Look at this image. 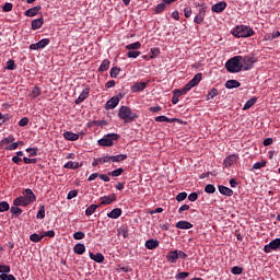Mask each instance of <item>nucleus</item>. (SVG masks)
<instances>
[{"mask_svg": "<svg viewBox=\"0 0 280 280\" xmlns=\"http://www.w3.org/2000/svg\"><path fill=\"white\" fill-rule=\"evenodd\" d=\"M188 200L190 202H196V200H198V194L197 192H191L189 196H188Z\"/></svg>", "mask_w": 280, "mask_h": 280, "instance_id": "obj_63", "label": "nucleus"}, {"mask_svg": "<svg viewBox=\"0 0 280 280\" xmlns=\"http://www.w3.org/2000/svg\"><path fill=\"white\" fill-rule=\"evenodd\" d=\"M166 4H167V3H165L164 1L161 2L160 4H158V5L155 7V14H161V12H163V11L165 10Z\"/></svg>", "mask_w": 280, "mask_h": 280, "instance_id": "obj_40", "label": "nucleus"}, {"mask_svg": "<svg viewBox=\"0 0 280 280\" xmlns=\"http://www.w3.org/2000/svg\"><path fill=\"white\" fill-rule=\"evenodd\" d=\"M144 246L148 250H154V248H159V241L151 238L145 242Z\"/></svg>", "mask_w": 280, "mask_h": 280, "instance_id": "obj_20", "label": "nucleus"}, {"mask_svg": "<svg viewBox=\"0 0 280 280\" xmlns=\"http://www.w3.org/2000/svg\"><path fill=\"white\" fill-rule=\"evenodd\" d=\"M90 258L96 264H104V255L102 253L93 254L90 253Z\"/></svg>", "mask_w": 280, "mask_h": 280, "instance_id": "obj_23", "label": "nucleus"}, {"mask_svg": "<svg viewBox=\"0 0 280 280\" xmlns=\"http://www.w3.org/2000/svg\"><path fill=\"white\" fill-rule=\"evenodd\" d=\"M30 124V118L28 117H24L19 121V126L21 128H25V126H27Z\"/></svg>", "mask_w": 280, "mask_h": 280, "instance_id": "obj_53", "label": "nucleus"}, {"mask_svg": "<svg viewBox=\"0 0 280 280\" xmlns=\"http://www.w3.org/2000/svg\"><path fill=\"white\" fill-rule=\"evenodd\" d=\"M145 86H148L147 82H137L133 86H131V93H139L140 91H145Z\"/></svg>", "mask_w": 280, "mask_h": 280, "instance_id": "obj_15", "label": "nucleus"}, {"mask_svg": "<svg viewBox=\"0 0 280 280\" xmlns=\"http://www.w3.org/2000/svg\"><path fill=\"white\" fill-rule=\"evenodd\" d=\"M110 69V60L104 59L101 66L98 67V72L104 73V71H108Z\"/></svg>", "mask_w": 280, "mask_h": 280, "instance_id": "obj_28", "label": "nucleus"}, {"mask_svg": "<svg viewBox=\"0 0 280 280\" xmlns=\"http://www.w3.org/2000/svg\"><path fill=\"white\" fill-rule=\"evenodd\" d=\"M175 226L176 229L189 230L194 228V224H191L189 221H179Z\"/></svg>", "mask_w": 280, "mask_h": 280, "instance_id": "obj_22", "label": "nucleus"}, {"mask_svg": "<svg viewBox=\"0 0 280 280\" xmlns=\"http://www.w3.org/2000/svg\"><path fill=\"white\" fill-rule=\"evenodd\" d=\"M100 205H91L86 210H85V215H93L94 211H97Z\"/></svg>", "mask_w": 280, "mask_h": 280, "instance_id": "obj_33", "label": "nucleus"}, {"mask_svg": "<svg viewBox=\"0 0 280 280\" xmlns=\"http://www.w3.org/2000/svg\"><path fill=\"white\" fill-rule=\"evenodd\" d=\"M4 211H10V203L8 201L0 202V213H4Z\"/></svg>", "mask_w": 280, "mask_h": 280, "instance_id": "obj_37", "label": "nucleus"}, {"mask_svg": "<svg viewBox=\"0 0 280 280\" xmlns=\"http://www.w3.org/2000/svg\"><path fill=\"white\" fill-rule=\"evenodd\" d=\"M127 56L129 58H139V56H141V51H139V50H129L127 52Z\"/></svg>", "mask_w": 280, "mask_h": 280, "instance_id": "obj_44", "label": "nucleus"}, {"mask_svg": "<svg viewBox=\"0 0 280 280\" xmlns=\"http://www.w3.org/2000/svg\"><path fill=\"white\" fill-rule=\"evenodd\" d=\"M237 161V155L232 154L225 158L223 161L224 167H232V165H235V162Z\"/></svg>", "mask_w": 280, "mask_h": 280, "instance_id": "obj_14", "label": "nucleus"}, {"mask_svg": "<svg viewBox=\"0 0 280 280\" xmlns=\"http://www.w3.org/2000/svg\"><path fill=\"white\" fill-rule=\"evenodd\" d=\"M40 10H42V7L36 5V7L31 8V9H27L24 12V14H25V16H28V18L36 16V14H38V12H40Z\"/></svg>", "mask_w": 280, "mask_h": 280, "instance_id": "obj_16", "label": "nucleus"}, {"mask_svg": "<svg viewBox=\"0 0 280 280\" xmlns=\"http://www.w3.org/2000/svg\"><path fill=\"white\" fill-rule=\"evenodd\" d=\"M166 259L171 264H176V261H178V250L168 252V254L166 255Z\"/></svg>", "mask_w": 280, "mask_h": 280, "instance_id": "obj_18", "label": "nucleus"}, {"mask_svg": "<svg viewBox=\"0 0 280 280\" xmlns=\"http://www.w3.org/2000/svg\"><path fill=\"white\" fill-rule=\"evenodd\" d=\"M115 200H117V196L115 194L102 197V201L98 203V207H103V205H112Z\"/></svg>", "mask_w": 280, "mask_h": 280, "instance_id": "obj_13", "label": "nucleus"}, {"mask_svg": "<svg viewBox=\"0 0 280 280\" xmlns=\"http://www.w3.org/2000/svg\"><path fill=\"white\" fill-rule=\"evenodd\" d=\"M40 88L38 86H35L33 90H32V93L30 94V97H32V100H36V97H39L40 95Z\"/></svg>", "mask_w": 280, "mask_h": 280, "instance_id": "obj_34", "label": "nucleus"}, {"mask_svg": "<svg viewBox=\"0 0 280 280\" xmlns=\"http://www.w3.org/2000/svg\"><path fill=\"white\" fill-rule=\"evenodd\" d=\"M14 207H27L30 205L23 196L18 197L13 201Z\"/></svg>", "mask_w": 280, "mask_h": 280, "instance_id": "obj_24", "label": "nucleus"}, {"mask_svg": "<svg viewBox=\"0 0 280 280\" xmlns=\"http://www.w3.org/2000/svg\"><path fill=\"white\" fill-rule=\"evenodd\" d=\"M85 250L86 246H84V244L82 243H79L73 247V252L75 253V255H84Z\"/></svg>", "mask_w": 280, "mask_h": 280, "instance_id": "obj_27", "label": "nucleus"}, {"mask_svg": "<svg viewBox=\"0 0 280 280\" xmlns=\"http://www.w3.org/2000/svg\"><path fill=\"white\" fill-rule=\"evenodd\" d=\"M255 104H257V97H252L250 100H248L245 103L243 110H248L249 108H253V106H255Z\"/></svg>", "mask_w": 280, "mask_h": 280, "instance_id": "obj_30", "label": "nucleus"}, {"mask_svg": "<svg viewBox=\"0 0 280 280\" xmlns=\"http://www.w3.org/2000/svg\"><path fill=\"white\" fill-rule=\"evenodd\" d=\"M119 119H122L125 124H132L135 119H139V115L128 106H121L118 110Z\"/></svg>", "mask_w": 280, "mask_h": 280, "instance_id": "obj_2", "label": "nucleus"}, {"mask_svg": "<svg viewBox=\"0 0 280 280\" xmlns=\"http://www.w3.org/2000/svg\"><path fill=\"white\" fill-rule=\"evenodd\" d=\"M45 23V20L42 18L33 20L31 23L32 30H40L43 27V24Z\"/></svg>", "mask_w": 280, "mask_h": 280, "instance_id": "obj_19", "label": "nucleus"}, {"mask_svg": "<svg viewBox=\"0 0 280 280\" xmlns=\"http://www.w3.org/2000/svg\"><path fill=\"white\" fill-rule=\"evenodd\" d=\"M37 220H44L45 218V206H42L36 215Z\"/></svg>", "mask_w": 280, "mask_h": 280, "instance_id": "obj_45", "label": "nucleus"}, {"mask_svg": "<svg viewBox=\"0 0 280 280\" xmlns=\"http://www.w3.org/2000/svg\"><path fill=\"white\" fill-rule=\"evenodd\" d=\"M0 280H16V278L14 277V275H0Z\"/></svg>", "mask_w": 280, "mask_h": 280, "instance_id": "obj_55", "label": "nucleus"}, {"mask_svg": "<svg viewBox=\"0 0 280 280\" xmlns=\"http://www.w3.org/2000/svg\"><path fill=\"white\" fill-rule=\"evenodd\" d=\"M126 49H128L129 51H135V49H141V42H135L132 44H129L127 46H125Z\"/></svg>", "mask_w": 280, "mask_h": 280, "instance_id": "obj_32", "label": "nucleus"}, {"mask_svg": "<svg viewBox=\"0 0 280 280\" xmlns=\"http://www.w3.org/2000/svg\"><path fill=\"white\" fill-rule=\"evenodd\" d=\"M23 194L24 196L22 197L27 201L28 205H32V202H35L36 195H34V191H32V189L26 188Z\"/></svg>", "mask_w": 280, "mask_h": 280, "instance_id": "obj_7", "label": "nucleus"}, {"mask_svg": "<svg viewBox=\"0 0 280 280\" xmlns=\"http://www.w3.org/2000/svg\"><path fill=\"white\" fill-rule=\"evenodd\" d=\"M280 248V238H276L271 241L269 244L265 245V253H272V250H277Z\"/></svg>", "mask_w": 280, "mask_h": 280, "instance_id": "obj_6", "label": "nucleus"}, {"mask_svg": "<svg viewBox=\"0 0 280 280\" xmlns=\"http://www.w3.org/2000/svg\"><path fill=\"white\" fill-rule=\"evenodd\" d=\"M114 141H119V135L108 133L98 140V145H103L105 148H110L114 145Z\"/></svg>", "mask_w": 280, "mask_h": 280, "instance_id": "obj_5", "label": "nucleus"}, {"mask_svg": "<svg viewBox=\"0 0 280 280\" xmlns=\"http://www.w3.org/2000/svg\"><path fill=\"white\" fill-rule=\"evenodd\" d=\"M231 272L232 275H242V272H244V268L235 266L231 269Z\"/></svg>", "mask_w": 280, "mask_h": 280, "instance_id": "obj_50", "label": "nucleus"}, {"mask_svg": "<svg viewBox=\"0 0 280 280\" xmlns=\"http://www.w3.org/2000/svg\"><path fill=\"white\" fill-rule=\"evenodd\" d=\"M155 121L163 124L166 121V124H174L176 121H178V124H180V119L178 118H168L167 116H158L155 117Z\"/></svg>", "mask_w": 280, "mask_h": 280, "instance_id": "obj_10", "label": "nucleus"}, {"mask_svg": "<svg viewBox=\"0 0 280 280\" xmlns=\"http://www.w3.org/2000/svg\"><path fill=\"white\" fill-rule=\"evenodd\" d=\"M186 199H187V192H179V194L176 196L177 202H183V200H186Z\"/></svg>", "mask_w": 280, "mask_h": 280, "instance_id": "obj_54", "label": "nucleus"}, {"mask_svg": "<svg viewBox=\"0 0 280 280\" xmlns=\"http://www.w3.org/2000/svg\"><path fill=\"white\" fill-rule=\"evenodd\" d=\"M26 152H28V154L31 156H38V149L37 148H27Z\"/></svg>", "mask_w": 280, "mask_h": 280, "instance_id": "obj_51", "label": "nucleus"}, {"mask_svg": "<svg viewBox=\"0 0 280 280\" xmlns=\"http://www.w3.org/2000/svg\"><path fill=\"white\" fill-rule=\"evenodd\" d=\"M16 148H19V142H13V143L9 144L8 147H5L4 150L12 151V150H16Z\"/></svg>", "mask_w": 280, "mask_h": 280, "instance_id": "obj_60", "label": "nucleus"}, {"mask_svg": "<svg viewBox=\"0 0 280 280\" xmlns=\"http://www.w3.org/2000/svg\"><path fill=\"white\" fill-rule=\"evenodd\" d=\"M89 93H91V89L85 88L82 93L79 95V97L75 100V104H82L86 97H89Z\"/></svg>", "mask_w": 280, "mask_h": 280, "instance_id": "obj_17", "label": "nucleus"}, {"mask_svg": "<svg viewBox=\"0 0 280 280\" xmlns=\"http://www.w3.org/2000/svg\"><path fill=\"white\" fill-rule=\"evenodd\" d=\"M206 194H215V186L213 184H208L205 187Z\"/></svg>", "mask_w": 280, "mask_h": 280, "instance_id": "obj_43", "label": "nucleus"}, {"mask_svg": "<svg viewBox=\"0 0 280 280\" xmlns=\"http://www.w3.org/2000/svg\"><path fill=\"white\" fill-rule=\"evenodd\" d=\"M241 62L243 65V69L245 71H248V70L253 69V65L255 61H253V58H250V57H244L241 59Z\"/></svg>", "mask_w": 280, "mask_h": 280, "instance_id": "obj_11", "label": "nucleus"}, {"mask_svg": "<svg viewBox=\"0 0 280 280\" xmlns=\"http://www.w3.org/2000/svg\"><path fill=\"white\" fill-rule=\"evenodd\" d=\"M232 34L236 38H250V36L255 34V31H253V27L247 25H237L233 28Z\"/></svg>", "mask_w": 280, "mask_h": 280, "instance_id": "obj_4", "label": "nucleus"}, {"mask_svg": "<svg viewBox=\"0 0 280 280\" xmlns=\"http://www.w3.org/2000/svg\"><path fill=\"white\" fill-rule=\"evenodd\" d=\"M23 161L26 165H30V164H34V163H37L38 160L36 159H28V158H23Z\"/></svg>", "mask_w": 280, "mask_h": 280, "instance_id": "obj_64", "label": "nucleus"}, {"mask_svg": "<svg viewBox=\"0 0 280 280\" xmlns=\"http://www.w3.org/2000/svg\"><path fill=\"white\" fill-rule=\"evenodd\" d=\"M218 189H219L220 194H222V196H228V197L233 196V189H231L226 186L219 185Z\"/></svg>", "mask_w": 280, "mask_h": 280, "instance_id": "obj_21", "label": "nucleus"}, {"mask_svg": "<svg viewBox=\"0 0 280 280\" xmlns=\"http://www.w3.org/2000/svg\"><path fill=\"white\" fill-rule=\"evenodd\" d=\"M121 72V68L113 67L110 69V78H117Z\"/></svg>", "mask_w": 280, "mask_h": 280, "instance_id": "obj_42", "label": "nucleus"}, {"mask_svg": "<svg viewBox=\"0 0 280 280\" xmlns=\"http://www.w3.org/2000/svg\"><path fill=\"white\" fill-rule=\"evenodd\" d=\"M211 10L212 12L220 14V12H224V10H226V2L221 1V2H218L217 4H213L211 7Z\"/></svg>", "mask_w": 280, "mask_h": 280, "instance_id": "obj_12", "label": "nucleus"}, {"mask_svg": "<svg viewBox=\"0 0 280 280\" xmlns=\"http://www.w3.org/2000/svg\"><path fill=\"white\" fill-rule=\"evenodd\" d=\"M50 40L49 38H44V39H40L38 42L39 44V49H45V47H47V45H49Z\"/></svg>", "mask_w": 280, "mask_h": 280, "instance_id": "obj_47", "label": "nucleus"}, {"mask_svg": "<svg viewBox=\"0 0 280 280\" xmlns=\"http://www.w3.org/2000/svg\"><path fill=\"white\" fill-rule=\"evenodd\" d=\"M159 54H161L159 48H151V56H150V58H156L159 56Z\"/></svg>", "mask_w": 280, "mask_h": 280, "instance_id": "obj_62", "label": "nucleus"}, {"mask_svg": "<svg viewBox=\"0 0 280 280\" xmlns=\"http://www.w3.org/2000/svg\"><path fill=\"white\" fill-rule=\"evenodd\" d=\"M65 139H67L68 141H78L80 139V135L78 133H73L71 131H66L63 133Z\"/></svg>", "mask_w": 280, "mask_h": 280, "instance_id": "obj_26", "label": "nucleus"}, {"mask_svg": "<svg viewBox=\"0 0 280 280\" xmlns=\"http://www.w3.org/2000/svg\"><path fill=\"white\" fill-rule=\"evenodd\" d=\"M77 196H78V190H70L68 192L67 198H68V200H73V198H75Z\"/></svg>", "mask_w": 280, "mask_h": 280, "instance_id": "obj_59", "label": "nucleus"}, {"mask_svg": "<svg viewBox=\"0 0 280 280\" xmlns=\"http://www.w3.org/2000/svg\"><path fill=\"white\" fill-rule=\"evenodd\" d=\"M121 215V209L116 208L113 209L109 213H107V218H110L112 220H117Z\"/></svg>", "mask_w": 280, "mask_h": 280, "instance_id": "obj_29", "label": "nucleus"}, {"mask_svg": "<svg viewBox=\"0 0 280 280\" xmlns=\"http://www.w3.org/2000/svg\"><path fill=\"white\" fill-rule=\"evenodd\" d=\"M43 237H45V235H38L37 233H34L30 236V240L31 242L38 243L40 240H43Z\"/></svg>", "mask_w": 280, "mask_h": 280, "instance_id": "obj_41", "label": "nucleus"}, {"mask_svg": "<svg viewBox=\"0 0 280 280\" xmlns=\"http://www.w3.org/2000/svg\"><path fill=\"white\" fill-rule=\"evenodd\" d=\"M218 96V89L212 88L210 92L208 93L206 100L209 102V100H213V97Z\"/></svg>", "mask_w": 280, "mask_h": 280, "instance_id": "obj_36", "label": "nucleus"}, {"mask_svg": "<svg viewBox=\"0 0 280 280\" xmlns=\"http://www.w3.org/2000/svg\"><path fill=\"white\" fill-rule=\"evenodd\" d=\"M261 167H266V161L256 162V163L253 165V170H261Z\"/></svg>", "mask_w": 280, "mask_h": 280, "instance_id": "obj_52", "label": "nucleus"}, {"mask_svg": "<svg viewBox=\"0 0 280 280\" xmlns=\"http://www.w3.org/2000/svg\"><path fill=\"white\" fill-rule=\"evenodd\" d=\"M119 104V96H114L110 100H108L105 104L106 110H112L113 108H116V106Z\"/></svg>", "mask_w": 280, "mask_h": 280, "instance_id": "obj_8", "label": "nucleus"}, {"mask_svg": "<svg viewBox=\"0 0 280 280\" xmlns=\"http://www.w3.org/2000/svg\"><path fill=\"white\" fill-rule=\"evenodd\" d=\"M280 32L275 31L271 35L266 36V40H275V38H279Z\"/></svg>", "mask_w": 280, "mask_h": 280, "instance_id": "obj_48", "label": "nucleus"}, {"mask_svg": "<svg viewBox=\"0 0 280 280\" xmlns=\"http://www.w3.org/2000/svg\"><path fill=\"white\" fill-rule=\"evenodd\" d=\"M14 141H15L14 136H9L2 140V143L10 144V143H14Z\"/></svg>", "mask_w": 280, "mask_h": 280, "instance_id": "obj_58", "label": "nucleus"}, {"mask_svg": "<svg viewBox=\"0 0 280 280\" xmlns=\"http://www.w3.org/2000/svg\"><path fill=\"white\" fill-rule=\"evenodd\" d=\"M187 277H189V272L182 271L175 276V279H187Z\"/></svg>", "mask_w": 280, "mask_h": 280, "instance_id": "obj_56", "label": "nucleus"}, {"mask_svg": "<svg viewBox=\"0 0 280 280\" xmlns=\"http://www.w3.org/2000/svg\"><path fill=\"white\" fill-rule=\"evenodd\" d=\"M225 68L229 73H240L244 69V63H242V56H235L226 61Z\"/></svg>", "mask_w": 280, "mask_h": 280, "instance_id": "obj_3", "label": "nucleus"}, {"mask_svg": "<svg viewBox=\"0 0 280 280\" xmlns=\"http://www.w3.org/2000/svg\"><path fill=\"white\" fill-rule=\"evenodd\" d=\"M66 170H78V167H80V165L75 162H68L65 164Z\"/></svg>", "mask_w": 280, "mask_h": 280, "instance_id": "obj_39", "label": "nucleus"}, {"mask_svg": "<svg viewBox=\"0 0 280 280\" xmlns=\"http://www.w3.org/2000/svg\"><path fill=\"white\" fill-rule=\"evenodd\" d=\"M10 211H11V213H12L15 218H19V215H21V213H23V210H22L21 208H19V206L11 207Z\"/></svg>", "mask_w": 280, "mask_h": 280, "instance_id": "obj_35", "label": "nucleus"}, {"mask_svg": "<svg viewBox=\"0 0 280 280\" xmlns=\"http://www.w3.org/2000/svg\"><path fill=\"white\" fill-rule=\"evenodd\" d=\"M5 69L8 71H14V69H16V63L14 62V60L12 59L8 60Z\"/></svg>", "mask_w": 280, "mask_h": 280, "instance_id": "obj_38", "label": "nucleus"}, {"mask_svg": "<svg viewBox=\"0 0 280 280\" xmlns=\"http://www.w3.org/2000/svg\"><path fill=\"white\" fill-rule=\"evenodd\" d=\"M242 86V83L237 80H229L225 82V89H240Z\"/></svg>", "mask_w": 280, "mask_h": 280, "instance_id": "obj_25", "label": "nucleus"}, {"mask_svg": "<svg viewBox=\"0 0 280 280\" xmlns=\"http://www.w3.org/2000/svg\"><path fill=\"white\" fill-rule=\"evenodd\" d=\"M206 12H207V10L205 9V7L199 9L198 14L194 19V23H197V25H201V23L205 22Z\"/></svg>", "mask_w": 280, "mask_h": 280, "instance_id": "obj_9", "label": "nucleus"}, {"mask_svg": "<svg viewBox=\"0 0 280 280\" xmlns=\"http://www.w3.org/2000/svg\"><path fill=\"white\" fill-rule=\"evenodd\" d=\"M12 8H13L12 3L7 2V3L3 5L2 10H3V12H12Z\"/></svg>", "mask_w": 280, "mask_h": 280, "instance_id": "obj_61", "label": "nucleus"}, {"mask_svg": "<svg viewBox=\"0 0 280 280\" xmlns=\"http://www.w3.org/2000/svg\"><path fill=\"white\" fill-rule=\"evenodd\" d=\"M201 80H202V73H197L182 90H174L172 104L176 105L178 103V97H180V95H185V93H187L188 91H191L194 86H198Z\"/></svg>", "mask_w": 280, "mask_h": 280, "instance_id": "obj_1", "label": "nucleus"}, {"mask_svg": "<svg viewBox=\"0 0 280 280\" xmlns=\"http://www.w3.org/2000/svg\"><path fill=\"white\" fill-rule=\"evenodd\" d=\"M10 266L8 265H0V273L1 275H8L10 273Z\"/></svg>", "mask_w": 280, "mask_h": 280, "instance_id": "obj_46", "label": "nucleus"}, {"mask_svg": "<svg viewBox=\"0 0 280 280\" xmlns=\"http://www.w3.org/2000/svg\"><path fill=\"white\" fill-rule=\"evenodd\" d=\"M122 172H124V168H117L113 172H109L108 176H114V177L121 176Z\"/></svg>", "mask_w": 280, "mask_h": 280, "instance_id": "obj_49", "label": "nucleus"}, {"mask_svg": "<svg viewBox=\"0 0 280 280\" xmlns=\"http://www.w3.org/2000/svg\"><path fill=\"white\" fill-rule=\"evenodd\" d=\"M73 237H74V240H84L85 234H84V232L79 231V232H75V233L73 234Z\"/></svg>", "mask_w": 280, "mask_h": 280, "instance_id": "obj_57", "label": "nucleus"}, {"mask_svg": "<svg viewBox=\"0 0 280 280\" xmlns=\"http://www.w3.org/2000/svg\"><path fill=\"white\" fill-rule=\"evenodd\" d=\"M126 159H128V155L126 154L112 155L113 163H119L121 161H126Z\"/></svg>", "mask_w": 280, "mask_h": 280, "instance_id": "obj_31", "label": "nucleus"}]
</instances>
